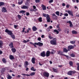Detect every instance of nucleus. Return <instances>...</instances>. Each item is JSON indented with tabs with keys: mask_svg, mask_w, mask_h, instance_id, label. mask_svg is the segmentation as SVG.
I'll use <instances>...</instances> for the list:
<instances>
[{
	"mask_svg": "<svg viewBox=\"0 0 79 79\" xmlns=\"http://www.w3.org/2000/svg\"><path fill=\"white\" fill-rule=\"evenodd\" d=\"M43 15L44 17H46L47 22H49V23L50 22V18L49 15L48 14L46 15V14L44 13L43 14Z\"/></svg>",
	"mask_w": 79,
	"mask_h": 79,
	"instance_id": "obj_1",
	"label": "nucleus"
},
{
	"mask_svg": "<svg viewBox=\"0 0 79 79\" xmlns=\"http://www.w3.org/2000/svg\"><path fill=\"white\" fill-rule=\"evenodd\" d=\"M50 44L52 45H55L56 44V39L55 38H54L52 40H51L50 41Z\"/></svg>",
	"mask_w": 79,
	"mask_h": 79,
	"instance_id": "obj_2",
	"label": "nucleus"
},
{
	"mask_svg": "<svg viewBox=\"0 0 79 79\" xmlns=\"http://www.w3.org/2000/svg\"><path fill=\"white\" fill-rule=\"evenodd\" d=\"M5 32L7 33L9 35H11L13 34V33H12L11 31H9L7 29H6L5 30Z\"/></svg>",
	"mask_w": 79,
	"mask_h": 79,
	"instance_id": "obj_3",
	"label": "nucleus"
},
{
	"mask_svg": "<svg viewBox=\"0 0 79 79\" xmlns=\"http://www.w3.org/2000/svg\"><path fill=\"white\" fill-rule=\"evenodd\" d=\"M43 76L45 77H49V73L47 72H44L43 73Z\"/></svg>",
	"mask_w": 79,
	"mask_h": 79,
	"instance_id": "obj_4",
	"label": "nucleus"
},
{
	"mask_svg": "<svg viewBox=\"0 0 79 79\" xmlns=\"http://www.w3.org/2000/svg\"><path fill=\"white\" fill-rule=\"evenodd\" d=\"M35 44L36 45H38L39 47H42V46H43V45H44V44L40 42H38L37 43H35Z\"/></svg>",
	"mask_w": 79,
	"mask_h": 79,
	"instance_id": "obj_5",
	"label": "nucleus"
},
{
	"mask_svg": "<svg viewBox=\"0 0 79 79\" xmlns=\"http://www.w3.org/2000/svg\"><path fill=\"white\" fill-rule=\"evenodd\" d=\"M52 15V18L54 19H56L57 18V16L55 14L53 13L51 14Z\"/></svg>",
	"mask_w": 79,
	"mask_h": 79,
	"instance_id": "obj_6",
	"label": "nucleus"
},
{
	"mask_svg": "<svg viewBox=\"0 0 79 79\" xmlns=\"http://www.w3.org/2000/svg\"><path fill=\"white\" fill-rule=\"evenodd\" d=\"M74 48V46L73 45H70L68 46V50L69 51L70 50H71L72 49H73Z\"/></svg>",
	"mask_w": 79,
	"mask_h": 79,
	"instance_id": "obj_7",
	"label": "nucleus"
},
{
	"mask_svg": "<svg viewBox=\"0 0 79 79\" xmlns=\"http://www.w3.org/2000/svg\"><path fill=\"white\" fill-rule=\"evenodd\" d=\"M67 23H69V24H70L69 26L70 27H73V23H72V22H71V21H67Z\"/></svg>",
	"mask_w": 79,
	"mask_h": 79,
	"instance_id": "obj_8",
	"label": "nucleus"
},
{
	"mask_svg": "<svg viewBox=\"0 0 79 79\" xmlns=\"http://www.w3.org/2000/svg\"><path fill=\"white\" fill-rule=\"evenodd\" d=\"M75 73V72L73 71H69L68 73V75H72V74H73Z\"/></svg>",
	"mask_w": 79,
	"mask_h": 79,
	"instance_id": "obj_9",
	"label": "nucleus"
},
{
	"mask_svg": "<svg viewBox=\"0 0 79 79\" xmlns=\"http://www.w3.org/2000/svg\"><path fill=\"white\" fill-rule=\"evenodd\" d=\"M40 55L41 56L45 57V51H43L41 53Z\"/></svg>",
	"mask_w": 79,
	"mask_h": 79,
	"instance_id": "obj_10",
	"label": "nucleus"
},
{
	"mask_svg": "<svg viewBox=\"0 0 79 79\" xmlns=\"http://www.w3.org/2000/svg\"><path fill=\"white\" fill-rule=\"evenodd\" d=\"M2 13H5V12H7V10H6V8L4 7L2 8Z\"/></svg>",
	"mask_w": 79,
	"mask_h": 79,
	"instance_id": "obj_11",
	"label": "nucleus"
},
{
	"mask_svg": "<svg viewBox=\"0 0 79 79\" xmlns=\"http://www.w3.org/2000/svg\"><path fill=\"white\" fill-rule=\"evenodd\" d=\"M29 64L27 61H26L25 62L24 65L25 68H27V66L28 65H29Z\"/></svg>",
	"mask_w": 79,
	"mask_h": 79,
	"instance_id": "obj_12",
	"label": "nucleus"
},
{
	"mask_svg": "<svg viewBox=\"0 0 79 79\" xmlns=\"http://www.w3.org/2000/svg\"><path fill=\"white\" fill-rule=\"evenodd\" d=\"M32 29L33 31H37L38 29L37 27L35 26H33L32 27Z\"/></svg>",
	"mask_w": 79,
	"mask_h": 79,
	"instance_id": "obj_13",
	"label": "nucleus"
},
{
	"mask_svg": "<svg viewBox=\"0 0 79 79\" xmlns=\"http://www.w3.org/2000/svg\"><path fill=\"white\" fill-rule=\"evenodd\" d=\"M68 13V14H69V15H71V16H73V12H72V11L69 10Z\"/></svg>",
	"mask_w": 79,
	"mask_h": 79,
	"instance_id": "obj_14",
	"label": "nucleus"
},
{
	"mask_svg": "<svg viewBox=\"0 0 79 79\" xmlns=\"http://www.w3.org/2000/svg\"><path fill=\"white\" fill-rule=\"evenodd\" d=\"M50 54V52L49 51H48L46 52V56H49Z\"/></svg>",
	"mask_w": 79,
	"mask_h": 79,
	"instance_id": "obj_15",
	"label": "nucleus"
},
{
	"mask_svg": "<svg viewBox=\"0 0 79 79\" xmlns=\"http://www.w3.org/2000/svg\"><path fill=\"white\" fill-rule=\"evenodd\" d=\"M9 47H10V48H13L14 47H13V43L12 42H11L9 45Z\"/></svg>",
	"mask_w": 79,
	"mask_h": 79,
	"instance_id": "obj_16",
	"label": "nucleus"
},
{
	"mask_svg": "<svg viewBox=\"0 0 79 79\" xmlns=\"http://www.w3.org/2000/svg\"><path fill=\"white\" fill-rule=\"evenodd\" d=\"M9 58L10 60H14L15 59V57H14V56L12 55H10L9 56Z\"/></svg>",
	"mask_w": 79,
	"mask_h": 79,
	"instance_id": "obj_17",
	"label": "nucleus"
},
{
	"mask_svg": "<svg viewBox=\"0 0 79 79\" xmlns=\"http://www.w3.org/2000/svg\"><path fill=\"white\" fill-rule=\"evenodd\" d=\"M58 54H59V55H61V56H63V55H64L63 54V52L61 51L58 52Z\"/></svg>",
	"mask_w": 79,
	"mask_h": 79,
	"instance_id": "obj_18",
	"label": "nucleus"
},
{
	"mask_svg": "<svg viewBox=\"0 0 79 79\" xmlns=\"http://www.w3.org/2000/svg\"><path fill=\"white\" fill-rule=\"evenodd\" d=\"M35 58L33 57L31 59V61L32 63L34 64V63H35Z\"/></svg>",
	"mask_w": 79,
	"mask_h": 79,
	"instance_id": "obj_19",
	"label": "nucleus"
},
{
	"mask_svg": "<svg viewBox=\"0 0 79 79\" xmlns=\"http://www.w3.org/2000/svg\"><path fill=\"white\" fill-rule=\"evenodd\" d=\"M41 6L43 10H46V7L44 5H42Z\"/></svg>",
	"mask_w": 79,
	"mask_h": 79,
	"instance_id": "obj_20",
	"label": "nucleus"
},
{
	"mask_svg": "<svg viewBox=\"0 0 79 79\" xmlns=\"http://www.w3.org/2000/svg\"><path fill=\"white\" fill-rule=\"evenodd\" d=\"M3 41H0V48H2V45H3Z\"/></svg>",
	"mask_w": 79,
	"mask_h": 79,
	"instance_id": "obj_21",
	"label": "nucleus"
},
{
	"mask_svg": "<svg viewBox=\"0 0 79 79\" xmlns=\"http://www.w3.org/2000/svg\"><path fill=\"white\" fill-rule=\"evenodd\" d=\"M11 50L13 53H15L16 52V49L15 48H12Z\"/></svg>",
	"mask_w": 79,
	"mask_h": 79,
	"instance_id": "obj_22",
	"label": "nucleus"
},
{
	"mask_svg": "<svg viewBox=\"0 0 79 79\" xmlns=\"http://www.w3.org/2000/svg\"><path fill=\"white\" fill-rule=\"evenodd\" d=\"M21 8L22 9H27V6H23L21 7Z\"/></svg>",
	"mask_w": 79,
	"mask_h": 79,
	"instance_id": "obj_23",
	"label": "nucleus"
},
{
	"mask_svg": "<svg viewBox=\"0 0 79 79\" xmlns=\"http://www.w3.org/2000/svg\"><path fill=\"white\" fill-rule=\"evenodd\" d=\"M63 51L64 52H65L66 53H67L68 52V50H67V49L66 48H64L63 49Z\"/></svg>",
	"mask_w": 79,
	"mask_h": 79,
	"instance_id": "obj_24",
	"label": "nucleus"
},
{
	"mask_svg": "<svg viewBox=\"0 0 79 79\" xmlns=\"http://www.w3.org/2000/svg\"><path fill=\"white\" fill-rule=\"evenodd\" d=\"M31 71H36V69H34V68L33 67L31 68Z\"/></svg>",
	"mask_w": 79,
	"mask_h": 79,
	"instance_id": "obj_25",
	"label": "nucleus"
},
{
	"mask_svg": "<svg viewBox=\"0 0 79 79\" xmlns=\"http://www.w3.org/2000/svg\"><path fill=\"white\" fill-rule=\"evenodd\" d=\"M54 32H55L57 34H59V31L55 29L54 30Z\"/></svg>",
	"mask_w": 79,
	"mask_h": 79,
	"instance_id": "obj_26",
	"label": "nucleus"
},
{
	"mask_svg": "<svg viewBox=\"0 0 79 79\" xmlns=\"http://www.w3.org/2000/svg\"><path fill=\"white\" fill-rule=\"evenodd\" d=\"M7 78L8 79H12V77H11V76L8 75V77H7Z\"/></svg>",
	"mask_w": 79,
	"mask_h": 79,
	"instance_id": "obj_27",
	"label": "nucleus"
},
{
	"mask_svg": "<svg viewBox=\"0 0 79 79\" xmlns=\"http://www.w3.org/2000/svg\"><path fill=\"white\" fill-rule=\"evenodd\" d=\"M42 17H40L38 19V21H40V22H42Z\"/></svg>",
	"mask_w": 79,
	"mask_h": 79,
	"instance_id": "obj_28",
	"label": "nucleus"
},
{
	"mask_svg": "<svg viewBox=\"0 0 79 79\" xmlns=\"http://www.w3.org/2000/svg\"><path fill=\"white\" fill-rule=\"evenodd\" d=\"M35 74V72H32L30 74V76H34Z\"/></svg>",
	"mask_w": 79,
	"mask_h": 79,
	"instance_id": "obj_29",
	"label": "nucleus"
},
{
	"mask_svg": "<svg viewBox=\"0 0 79 79\" xmlns=\"http://www.w3.org/2000/svg\"><path fill=\"white\" fill-rule=\"evenodd\" d=\"M10 36H11V37L12 38V39H15V35H13V33L10 35Z\"/></svg>",
	"mask_w": 79,
	"mask_h": 79,
	"instance_id": "obj_30",
	"label": "nucleus"
},
{
	"mask_svg": "<svg viewBox=\"0 0 79 79\" xmlns=\"http://www.w3.org/2000/svg\"><path fill=\"white\" fill-rule=\"evenodd\" d=\"M72 33L73 34H77V32L75 31H72Z\"/></svg>",
	"mask_w": 79,
	"mask_h": 79,
	"instance_id": "obj_31",
	"label": "nucleus"
},
{
	"mask_svg": "<svg viewBox=\"0 0 79 79\" xmlns=\"http://www.w3.org/2000/svg\"><path fill=\"white\" fill-rule=\"evenodd\" d=\"M75 42H76L75 41H71L70 43L72 44H75Z\"/></svg>",
	"mask_w": 79,
	"mask_h": 79,
	"instance_id": "obj_32",
	"label": "nucleus"
},
{
	"mask_svg": "<svg viewBox=\"0 0 79 79\" xmlns=\"http://www.w3.org/2000/svg\"><path fill=\"white\" fill-rule=\"evenodd\" d=\"M4 3L3 2H0V6H2V5H4Z\"/></svg>",
	"mask_w": 79,
	"mask_h": 79,
	"instance_id": "obj_33",
	"label": "nucleus"
},
{
	"mask_svg": "<svg viewBox=\"0 0 79 79\" xmlns=\"http://www.w3.org/2000/svg\"><path fill=\"white\" fill-rule=\"evenodd\" d=\"M59 13H60V12H59V11H57L56 12V14L57 16H60Z\"/></svg>",
	"mask_w": 79,
	"mask_h": 79,
	"instance_id": "obj_34",
	"label": "nucleus"
},
{
	"mask_svg": "<svg viewBox=\"0 0 79 79\" xmlns=\"http://www.w3.org/2000/svg\"><path fill=\"white\" fill-rule=\"evenodd\" d=\"M2 61L3 63H6V59H3L2 60Z\"/></svg>",
	"mask_w": 79,
	"mask_h": 79,
	"instance_id": "obj_35",
	"label": "nucleus"
},
{
	"mask_svg": "<svg viewBox=\"0 0 79 79\" xmlns=\"http://www.w3.org/2000/svg\"><path fill=\"white\" fill-rule=\"evenodd\" d=\"M70 56L72 57H75V54L73 53H72L70 54Z\"/></svg>",
	"mask_w": 79,
	"mask_h": 79,
	"instance_id": "obj_36",
	"label": "nucleus"
},
{
	"mask_svg": "<svg viewBox=\"0 0 79 79\" xmlns=\"http://www.w3.org/2000/svg\"><path fill=\"white\" fill-rule=\"evenodd\" d=\"M52 69H53V71L55 72V73H56V72H58V70L56 69L53 68Z\"/></svg>",
	"mask_w": 79,
	"mask_h": 79,
	"instance_id": "obj_37",
	"label": "nucleus"
},
{
	"mask_svg": "<svg viewBox=\"0 0 79 79\" xmlns=\"http://www.w3.org/2000/svg\"><path fill=\"white\" fill-rule=\"evenodd\" d=\"M69 64H70V66H73V62L71 61H70L69 62Z\"/></svg>",
	"mask_w": 79,
	"mask_h": 79,
	"instance_id": "obj_38",
	"label": "nucleus"
},
{
	"mask_svg": "<svg viewBox=\"0 0 79 79\" xmlns=\"http://www.w3.org/2000/svg\"><path fill=\"white\" fill-rule=\"evenodd\" d=\"M25 12H26V11L24 10H21L20 11V13H23H23H25Z\"/></svg>",
	"mask_w": 79,
	"mask_h": 79,
	"instance_id": "obj_39",
	"label": "nucleus"
},
{
	"mask_svg": "<svg viewBox=\"0 0 79 79\" xmlns=\"http://www.w3.org/2000/svg\"><path fill=\"white\" fill-rule=\"evenodd\" d=\"M18 18H19V19H21V16L19 15H18Z\"/></svg>",
	"mask_w": 79,
	"mask_h": 79,
	"instance_id": "obj_40",
	"label": "nucleus"
},
{
	"mask_svg": "<svg viewBox=\"0 0 79 79\" xmlns=\"http://www.w3.org/2000/svg\"><path fill=\"white\" fill-rule=\"evenodd\" d=\"M52 52H50L51 54H53L55 53V51L54 50H52Z\"/></svg>",
	"mask_w": 79,
	"mask_h": 79,
	"instance_id": "obj_41",
	"label": "nucleus"
},
{
	"mask_svg": "<svg viewBox=\"0 0 79 79\" xmlns=\"http://www.w3.org/2000/svg\"><path fill=\"white\" fill-rule=\"evenodd\" d=\"M23 2L22 1L21 2H19L18 3L19 4V5H21Z\"/></svg>",
	"mask_w": 79,
	"mask_h": 79,
	"instance_id": "obj_42",
	"label": "nucleus"
},
{
	"mask_svg": "<svg viewBox=\"0 0 79 79\" xmlns=\"http://www.w3.org/2000/svg\"><path fill=\"white\" fill-rule=\"evenodd\" d=\"M31 31V28H28V30H27V33H28L29 31Z\"/></svg>",
	"mask_w": 79,
	"mask_h": 79,
	"instance_id": "obj_43",
	"label": "nucleus"
},
{
	"mask_svg": "<svg viewBox=\"0 0 79 79\" xmlns=\"http://www.w3.org/2000/svg\"><path fill=\"white\" fill-rule=\"evenodd\" d=\"M64 16H68V13H65L64 14Z\"/></svg>",
	"mask_w": 79,
	"mask_h": 79,
	"instance_id": "obj_44",
	"label": "nucleus"
},
{
	"mask_svg": "<svg viewBox=\"0 0 79 79\" xmlns=\"http://www.w3.org/2000/svg\"><path fill=\"white\" fill-rule=\"evenodd\" d=\"M25 29L26 28H25V27H24L23 28V30L22 31V32H24Z\"/></svg>",
	"mask_w": 79,
	"mask_h": 79,
	"instance_id": "obj_45",
	"label": "nucleus"
},
{
	"mask_svg": "<svg viewBox=\"0 0 79 79\" xmlns=\"http://www.w3.org/2000/svg\"><path fill=\"white\" fill-rule=\"evenodd\" d=\"M35 3H39L40 2V0H35Z\"/></svg>",
	"mask_w": 79,
	"mask_h": 79,
	"instance_id": "obj_46",
	"label": "nucleus"
},
{
	"mask_svg": "<svg viewBox=\"0 0 79 79\" xmlns=\"http://www.w3.org/2000/svg\"><path fill=\"white\" fill-rule=\"evenodd\" d=\"M48 37L49 39H51V40L53 39V37H52L50 35H49L48 36Z\"/></svg>",
	"mask_w": 79,
	"mask_h": 79,
	"instance_id": "obj_47",
	"label": "nucleus"
},
{
	"mask_svg": "<svg viewBox=\"0 0 79 79\" xmlns=\"http://www.w3.org/2000/svg\"><path fill=\"white\" fill-rule=\"evenodd\" d=\"M63 55L64 56H66L67 59H69V56H66L65 55Z\"/></svg>",
	"mask_w": 79,
	"mask_h": 79,
	"instance_id": "obj_48",
	"label": "nucleus"
},
{
	"mask_svg": "<svg viewBox=\"0 0 79 79\" xmlns=\"http://www.w3.org/2000/svg\"><path fill=\"white\" fill-rule=\"evenodd\" d=\"M14 66L15 68L17 66V64H14Z\"/></svg>",
	"mask_w": 79,
	"mask_h": 79,
	"instance_id": "obj_49",
	"label": "nucleus"
},
{
	"mask_svg": "<svg viewBox=\"0 0 79 79\" xmlns=\"http://www.w3.org/2000/svg\"><path fill=\"white\" fill-rule=\"evenodd\" d=\"M18 26L17 25H14V27L15 29H17V27H18Z\"/></svg>",
	"mask_w": 79,
	"mask_h": 79,
	"instance_id": "obj_50",
	"label": "nucleus"
},
{
	"mask_svg": "<svg viewBox=\"0 0 79 79\" xmlns=\"http://www.w3.org/2000/svg\"><path fill=\"white\" fill-rule=\"evenodd\" d=\"M46 30H47V31H50V28H49V27H48L46 29Z\"/></svg>",
	"mask_w": 79,
	"mask_h": 79,
	"instance_id": "obj_51",
	"label": "nucleus"
},
{
	"mask_svg": "<svg viewBox=\"0 0 79 79\" xmlns=\"http://www.w3.org/2000/svg\"><path fill=\"white\" fill-rule=\"evenodd\" d=\"M60 27V24H58L56 26V28H59Z\"/></svg>",
	"mask_w": 79,
	"mask_h": 79,
	"instance_id": "obj_52",
	"label": "nucleus"
},
{
	"mask_svg": "<svg viewBox=\"0 0 79 79\" xmlns=\"http://www.w3.org/2000/svg\"><path fill=\"white\" fill-rule=\"evenodd\" d=\"M53 2V0H50L49 1L50 3H52V2Z\"/></svg>",
	"mask_w": 79,
	"mask_h": 79,
	"instance_id": "obj_53",
	"label": "nucleus"
},
{
	"mask_svg": "<svg viewBox=\"0 0 79 79\" xmlns=\"http://www.w3.org/2000/svg\"><path fill=\"white\" fill-rule=\"evenodd\" d=\"M57 30L60 31V32H61V29L60 28V27L58 28V29H57Z\"/></svg>",
	"mask_w": 79,
	"mask_h": 79,
	"instance_id": "obj_54",
	"label": "nucleus"
},
{
	"mask_svg": "<svg viewBox=\"0 0 79 79\" xmlns=\"http://www.w3.org/2000/svg\"><path fill=\"white\" fill-rule=\"evenodd\" d=\"M37 40H39V41L41 40V38L39 37L38 38Z\"/></svg>",
	"mask_w": 79,
	"mask_h": 79,
	"instance_id": "obj_55",
	"label": "nucleus"
},
{
	"mask_svg": "<svg viewBox=\"0 0 79 79\" xmlns=\"http://www.w3.org/2000/svg\"><path fill=\"white\" fill-rule=\"evenodd\" d=\"M36 43H35L34 44H33L34 46L35 47H37V46H36V45H36V44H35Z\"/></svg>",
	"mask_w": 79,
	"mask_h": 79,
	"instance_id": "obj_56",
	"label": "nucleus"
},
{
	"mask_svg": "<svg viewBox=\"0 0 79 79\" xmlns=\"http://www.w3.org/2000/svg\"><path fill=\"white\" fill-rule=\"evenodd\" d=\"M33 8L34 10H35V9L36 8V6H33Z\"/></svg>",
	"mask_w": 79,
	"mask_h": 79,
	"instance_id": "obj_57",
	"label": "nucleus"
},
{
	"mask_svg": "<svg viewBox=\"0 0 79 79\" xmlns=\"http://www.w3.org/2000/svg\"><path fill=\"white\" fill-rule=\"evenodd\" d=\"M28 2H26L25 3V5H28Z\"/></svg>",
	"mask_w": 79,
	"mask_h": 79,
	"instance_id": "obj_58",
	"label": "nucleus"
},
{
	"mask_svg": "<svg viewBox=\"0 0 79 79\" xmlns=\"http://www.w3.org/2000/svg\"><path fill=\"white\" fill-rule=\"evenodd\" d=\"M26 15L27 16H29V12H27Z\"/></svg>",
	"mask_w": 79,
	"mask_h": 79,
	"instance_id": "obj_59",
	"label": "nucleus"
},
{
	"mask_svg": "<svg viewBox=\"0 0 79 79\" xmlns=\"http://www.w3.org/2000/svg\"><path fill=\"white\" fill-rule=\"evenodd\" d=\"M26 74H25L24 73H22L21 74V75H23V76H24V77H25V76H26Z\"/></svg>",
	"mask_w": 79,
	"mask_h": 79,
	"instance_id": "obj_60",
	"label": "nucleus"
},
{
	"mask_svg": "<svg viewBox=\"0 0 79 79\" xmlns=\"http://www.w3.org/2000/svg\"><path fill=\"white\" fill-rule=\"evenodd\" d=\"M66 7V8H69V5L68 4L67 5Z\"/></svg>",
	"mask_w": 79,
	"mask_h": 79,
	"instance_id": "obj_61",
	"label": "nucleus"
},
{
	"mask_svg": "<svg viewBox=\"0 0 79 79\" xmlns=\"http://www.w3.org/2000/svg\"><path fill=\"white\" fill-rule=\"evenodd\" d=\"M52 28H53V27H52V26H49V28L50 29H52Z\"/></svg>",
	"mask_w": 79,
	"mask_h": 79,
	"instance_id": "obj_62",
	"label": "nucleus"
},
{
	"mask_svg": "<svg viewBox=\"0 0 79 79\" xmlns=\"http://www.w3.org/2000/svg\"><path fill=\"white\" fill-rule=\"evenodd\" d=\"M23 42H24V43H27V41L26 40H24L23 41Z\"/></svg>",
	"mask_w": 79,
	"mask_h": 79,
	"instance_id": "obj_63",
	"label": "nucleus"
},
{
	"mask_svg": "<svg viewBox=\"0 0 79 79\" xmlns=\"http://www.w3.org/2000/svg\"><path fill=\"white\" fill-rule=\"evenodd\" d=\"M62 66H63V65H58V67H59V68H61V67H62Z\"/></svg>",
	"mask_w": 79,
	"mask_h": 79,
	"instance_id": "obj_64",
	"label": "nucleus"
}]
</instances>
